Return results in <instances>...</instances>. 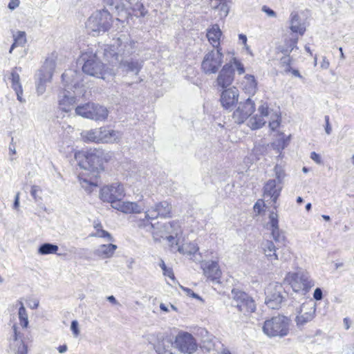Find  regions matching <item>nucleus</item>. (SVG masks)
Listing matches in <instances>:
<instances>
[{
    "instance_id": "nucleus-4",
    "label": "nucleus",
    "mask_w": 354,
    "mask_h": 354,
    "mask_svg": "<svg viewBox=\"0 0 354 354\" xmlns=\"http://www.w3.org/2000/svg\"><path fill=\"white\" fill-rule=\"evenodd\" d=\"M112 16L107 10H96L88 19L86 28L93 36H96L108 31L112 26Z\"/></svg>"
},
{
    "instance_id": "nucleus-22",
    "label": "nucleus",
    "mask_w": 354,
    "mask_h": 354,
    "mask_svg": "<svg viewBox=\"0 0 354 354\" xmlns=\"http://www.w3.org/2000/svg\"><path fill=\"white\" fill-rule=\"evenodd\" d=\"M239 90L233 86L223 91L221 95V103L226 109H232L239 100Z\"/></svg>"
},
{
    "instance_id": "nucleus-24",
    "label": "nucleus",
    "mask_w": 354,
    "mask_h": 354,
    "mask_svg": "<svg viewBox=\"0 0 354 354\" xmlns=\"http://www.w3.org/2000/svg\"><path fill=\"white\" fill-rule=\"evenodd\" d=\"M275 179L269 180L264 185V197L269 198L275 203L280 195L281 187Z\"/></svg>"
},
{
    "instance_id": "nucleus-14",
    "label": "nucleus",
    "mask_w": 354,
    "mask_h": 354,
    "mask_svg": "<svg viewBox=\"0 0 354 354\" xmlns=\"http://www.w3.org/2000/svg\"><path fill=\"white\" fill-rule=\"evenodd\" d=\"M174 344L176 348L184 353L192 354L197 349L194 337L187 332H180L176 337Z\"/></svg>"
},
{
    "instance_id": "nucleus-61",
    "label": "nucleus",
    "mask_w": 354,
    "mask_h": 354,
    "mask_svg": "<svg viewBox=\"0 0 354 354\" xmlns=\"http://www.w3.org/2000/svg\"><path fill=\"white\" fill-rule=\"evenodd\" d=\"M19 206V193H17L15 196L13 207L17 209Z\"/></svg>"
},
{
    "instance_id": "nucleus-63",
    "label": "nucleus",
    "mask_w": 354,
    "mask_h": 354,
    "mask_svg": "<svg viewBox=\"0 0 354 354\" xmlns=\"http://www.w3.org/2000/svg\"><path fill=\"white\" fill-rule=\"evenodd\" d=\"M344 328L346 330H348L350 328V321L349 319L346 317L343 320Z\"/></svg>"
},
{
    "instance_id": "nucleus-51",
    "label": "nucleus",
    "mask_w": 354,
    "mask_h": 354,
    "mask_svg": "<svg viewBox=\"0 0 354 354\" xmlns=\"http://www.w3.org/2000/svg\"><path fill=\"white\" fill-rule=\"evenodd\" d=\"M233 64H234V67L236 68V69L238 71V73L239 75L244 73L245 68H244L243 64L241 62H240L236 58H234L233 59Z\"/></svg>"
},
{
    "instance_id": "nucleus-17",
    "label": "nucleus",
    "mask_w": 354,
    "mask_h": 354,
    "mask_svg": "<svg viewBox=\"0 0 354 354\" xmlns=\"http://www.w3.org/2000/svg\"><path fill=\"white\" fill-rule=\"evenodd\" d=\"M171 205L167 201H164L148 208L145 211V214L148 220H154L158 217L168 218L171 216Z\"/></svg>"
},
{
    "instance_id": "nucleus-39",
    "label": "nucleus",
    "mask_w": 354,
    "mask_h": 354,
    "mask_svg": "<svg viewBox=\"0 0 354 354\" xmlns=\"http://www.w3.org/2000/svg\"><path fill=\"white\" fill-rule=\"evenodd\" d=\"M219 2L220 3L218 4H215V5L211 4V6H212V8H213L214 9L219 10L220 17L221 18L225 17L228 15L230 8L225 2H221V1H219Z\"/></svg>"
},
{
    "instance_id": "nucleus-31",
    "label": "nucleus",
    "mask_w": 354,
    "mask_h": 354,
    "mask_svg": "<svg viewBox=\"0 0 354 354\" xmlns=\"http://www.w3.org/2000/svg\"><path fill=\"white\" fill-rule=\"evenodd\" d=\"M290 30L293 32H298L301 35H304L306 28L300 24L299 17L297 13L292 12L290 14Z\"/></svg>"
},
{
    "instance_id": "nucleus-21",
    "label": "nucleus",
    "mask_w": 354,
    "mask_h": 354,
    "mask_svg": "<svg viewBox=\"0 0 354 354\" xmlns=\"http://www.w3.org/2000/svg\"><path fill=\"white\" fill-rule=\"evenodd\" d=\"M115 209L120 211L124 214H140L145 210L144 203L142 200L138 202H132L129 201H122V199L118 203H115Z\"/></svg>"
},
{
    "instance_id": "nucleus-5",
    "label": "nucleus",
    "mask_w": 354,
    "mask_h": 354,
    "mask_svg": "<svg viewBox=\"0 0 354 354\" xmlns=\"http://www.w3.org/2000/svg\"><path fill=\"white\" fill-rule=\"evenodd\" d=\"M285 281L291 286L293 291L305 295L315 286L314 281L311 279L306 270H299L297 272H288Z\"/></svg>"
},
{
    "instance_id": "nucleus-36",
    "label": "nucleus",
    "mask_w": 354,
    "mask_h": 354,
    "mask_svg": "<svg viewBox=\"0 0 354 354\" xmlns=\"http://www.w3.org/2000/svg\"><path fill=\"white\" fill-rule=\"evenodd\" d=\"M59 248L57 245L45 243L41 244L38 248V253L41 255H46L50 254H56Z\"/></svg>"
},
{
    "instance_id": "nucleus-10",
    "label": "nucleus",
    "mask_w": 354,
    "mask_h": 354,
    "mask_svg": "<svg viewBox=\"0 0 354 354\" xmlns=\"http://www.w3.org/2000/svg\"><path fill=\"white\" fill-rule=\"evenodd\" d=\"M221 48H214L204 55L201 63V69L207 75L218 72L223 62V54Z\"/></svg>"
},
{
    "instance_id": "nucleus-25",
    "label": "nucleus",
    "mask_w": 354,
    "mask_h": 354,
    "mask_svg": "<svg viewBox=\"0 0 354 354\" xmlns=\"http://www.w3.org/2000/svg\"><path fill=\"white\" fill-rule=\"evenodd\" d=\"M261 248L267 259L272 264L279 259L277 250L278 249L274 243L271 241L266 240L261 244Z\"/></svg>"
},
{
    "instance_id": "nucleus-44",
    "label": "nucleus",
    "mask_w": 354,
    "mask_h": 354,
    "mask_svg": "<svg viewBox=\"0 0 354 354\" xmlns=\"http://www.w3.org/2000/svg\"><path fill=\"white\" fill-rule=\"evenodd\" d=\"M292 58L289 55H285V56L282 57L280 59V64L282 67L284 68L285 73H289L291 71V64Z\"/></svg>"
},
{
    "instance_id": "nucleus-9",
    "label": "nucleus",
    "mask_w": 354,
    "mask_h": 354,
    "mask_svg": "<svg viewBox=\"0 0 354 354\" xmlns=\"http://www.w3.org/2000/svg\"><path fill=\"white\" fill-rule=\"evenodd\" d=\"M265 303L271 309H278L286 298V293L281 284L270 283L265 290Z\"/></svg>"
},
{
    "instance_id": "nucleus-27",
    "label": "nucleus",
    "mask_w": 354,
    "mask_h": 354,
    "mask_svg": "<svg viewBox=\"0 0 354 354\" xmlns=\"http://www.w3.org/2000/svg\"><path fill=\"white\" fill-rule=\"evenodd\" d=\"M241 86L245 93L254 95L257 91V82L254 75H245L241 81Z\"/></svg>"
},
{
    "instance_id": "nucleus-13",
    "label": "nucleus",
    "mask_w": 354,
    "mask_h": 354,
    "mask_svg": "<svg viewBox=\"0 0 354 354\" xmlns=\"http://www.w3.org/2000/svg\"><path fill=\"white\" fill-rule=\"evenodd\" d=\"M55 67V63L53 59H46L44 65L37 74V91L39 95H42L45 92L46 84L50 82Z\"/></svg>"
},
{
    "instance_id": "nucleus-20",
    "label": "nucleus",
    "mask_w": 354,
    "mask_h": 354,
    "mask_svg": "<svg viewBox=\"0 0 354 354\" xmlns=\"http://www.w3.org/2000/svg\"><path fill=\"white\" fill-rule=\"evenodd\" d=\"M234 79V68L231 63L225 64L216 78V85L224 89L230 86Z\"/></svg>"
},
{
    "instance_id": "nucleus-38",
    "label": "nucleus",
    "mask_w": 354,
    "mask_h": 354,
    "mask_svg": "<svg viewBox=\"0 0 354 354\" xmlns=\"http://www.w3.org/2000/svg\"><path fill=\"white\" fill-rule=\"evenodd\" d=\"M13 331H14V340L17 342V348L16 349V353L17 354H26L27 353V346L25 345V344L22 342L18 341V334L17 331V327L16 326H13Z\"/></svg>"
},
{
    "instance_id": "nucleus-50",
    "label": "nucleus",
    "mask_w": 354,
    "mask_h": 354,
    "mask_svg": "<svg viewBox=\"0 0 354 354\" xmlns=\"http://www.w3.org/2000/svg\"><path fill=\"white\" fill-rule=\"evenodd\" d=\"M41 189L37 185H33L31 187L30 194L33 197L35 202H37L41 199V197L37 195L38 192H41Z\"/></svg>"
},
{
    "instance_id": "nucleus-45",
    "label": "nucleus",
    "mask_w": 354,
    "mask_h": 354,
    "mask_svg": "<svg viewBox=\"0 0 354 354\" xmlns=\"http://www.w3.org/2000/svg\"><path fill=\"white\" fill-rule=\"evenodd\" d=\"M151 220H148L145 216V218L140 220L138 223L139 228L145 229L146 231L151 232L153 228L154 225L150 222Z\"/></svg>"
},
{
    "instance_id": "nucleus-43",
    "label": "nucleus",
    "mask_w": 354,
    "mask_h": 354,
    "mask_svg": "<svg viewBox=\"0 0 354 354\" xmlns=\"http://www.w3.org/2000/svg\"><path fill=\"white\" fill-rule=\"evenodd\" d=\"M21 306L19 309V318L20 319L21 325L23 327H26L28 324V315L26 313V308H24L23 304L21 302Z\"/></svg>"
},
{
    "instance_id": "nucleus-8",
    "label": "nucleus",
    "mask_w": 354,
    "mask_h": 354,
    "mask_svg": "<svg viewBox=\"0 0 354 354\" xmlns=\"http://www.w3.org/2000/svg\"><path fill=\"white\" fill-rule=\"evenodd\" d=\"M81 136L84 141L93 142L113 143L120 139L119 132L106 127L84 131Z\"/></svg>"
},
{
    "instance_id": "nucleus-35",
    "label": "nucleus",
    "mask_w": 354,
    "mask_h": 354,
    "mask_svg": "<svg viewBox=\"0 0 354 354\" xmlns=\"http://www.w3.org/2000/svg\"><path fill=\"white\" fill-rule=\"evenodd\" d=\"M198 249L199 248L196 243H189L184 244L182 246H179L178 250L183 254L192 256L194 255L198 251Z\"/></svg>"
},
{
    "instance_id": "nucleus-26",
    "label": "nucleus",
    "mask_w": 354,
    "mask_h": 354,
    "mask_svg": "<svg viewBox=\"0 0 354 354\" xmlns=\"http://www.w3.org/2000/svg\"><path fill=\"white\" fill-rule=\"evenodd\" d=\"M116 249V245L112 243L102 244L94 250L93 254L101 259H107L113 255Z\"/></svg>"
},
{
    "instance_id": "nucleus-56",
    "label": "nucleus",
    "mask_w": 354,
    "mask_h": 354,
    "mask_svg": "<svg viewBox=\"0 0 354 354\" xmlns=\"http://www.w3.org/2000/svg\"><path fill=\"white\" fill-rule=\"evenodd\" d=\"M325 122H326V127H325L326 133L328 135H330L332 131V128H331V126L329 122V116L328 115L325 116Z\"/></svg>"
},
{
    "instance_id": "nucleus-57",
    "label": "nucleus",
    "mask_w": 354,
    "mask_h": 354,
    "mask_svg": "<svg viewBox=\"0 0 354 354\" xmlns=\"http://www.w3.org/2000/svg\"><path fill=\"white\" fill-rule=\"evenodd\" d=\"M163 274L174 280V274L171 268H167L166 270H164Z\"/></svg>"
},
{
    "instance_id": "nucleus-53",
    "label": "nucleus",
    "mask_w": 354,
    "mask_h": 354,
    "mask_svg": "<svg viewBox=\"0 0 354 354\" xmlns=\"http://www.w3.org/2000/svg\"><path fill=\"white\" fill-rule=\"evenodd\" d=\"M262 11L264 12L265 13H266L269 17H277L276 12L273 10H272L271 8H270L269 7H268L266 6H263L262 7Z\"/></svg>"
},
{
    "instance_id": "nucleus-52",
    "label": "nucleus",
    "mask_w": 354,
    "mask_h": 354,
    "mask_svg": "<svg viewBox=\"0 0 354 354\" xmlns=\"http://www.w3.org/2000/svg\"><path fill=\"white\" fill-rule=\"evenodd\" d=\"M71 329L75 337H77L80 334V331L78 329V322L76 320H73L71 322Z\"/></svg>"
},
{
    "instance_id": "nucleus-12",
    "label": "nucleus",
    "mask_w": 354,
    "mask_h": 354,
    "mask_svg": "<svg viewBox=\"0 0 354 354\" xmlns=\"http://www.w3.org/2000/svg\"><path fill=\"white\" fill-rule=\"evenodd\" d=\"M100 196L102 201L111 203L113 208L115 203H118L125 196V189L122 183L115 182L104 186L100 190Z\"/></svg>"
},
{
    "instance_id": "nucleus-60",
    "label": "nucleus",
    "mask_w": 354,
    "mask_h": 354,
    "mask_svg": "<svg viewBox=\"0 0 354 354\" xmlns=\"http://www.w3.org/2000/svg\"><path fill=\"white\" fill-rule=\"evenodd\" d=\"M16 92V94H17V100L19 101H20L21 102H24V100L22 99L21 97V95H22V88H19V90L18 89H14Z\"/></svg>"
},
{
    "instance_id": "nucleus-62",
    "label": "nucleus",
    "mask_w": 354,
    "mask_h": 354,
    "mask_svg": "<svg viewBox=\"0 0 354 354\" xmlns=\"http://www.w3.org/2000/svg\"><path fill=\"white\" fill-rule=\"evenodd\" d=\"M261 202L259 201H257L254 205V209L255 212H258L259 213L261 212Z\"/></svg>"
},
{
    "instance_id": "nucleus-42",
    "label": "nucleus",
    "mask_w": 354,
    "mask_h": 354,
    "mask_svg": "<svg viewBox=\"0 0 354 354\" xmlns=\"http://www.w3.org/2000/svg\"><path fill=\"white\" fill-rule=\"evenodd\" d=\"M280 138L278 139L276 142H273L272 145L274 149H277V152L280 151V150L283 149L288 143V138H285L283 134L280 136Z\"/></svg>"
},
{
    "instance_id": "nucleus-49",
    "label": "nucleus",
    "mask_w": 354,
    "mask_h": 354,
    "mask_svg": "<svg viewBox=\"0 0 354 354\" xmlns=\"http://www.w3.org/2000/svg\"><path fill=\"white\" fill-rule=\"evenodd\" d=\"M274 170L276 178H277L276 180L277 181L278 184H279V183H281L282 179L283 178L284 176H285L284 170H283V167L278 164L276 165Z\"/></svg>"
},
{
    "instance_id": "nucleus-47",
    "label": "nucleus",
    "mask_w": 354,
    "mask_h": 354,
    "mask_svg": "<svg viewBox=\"0 0 354 354\" xmlns=\"http://www.w3.org/2000/svg\"><path fill=\"white\" fill-rule=\"evenodd\" d=\"M10 80L12 82V87L13 89L19 90V88L21 87V85L19 82V80H20L19 75L17 73V71L15 70H13L12 71Z\"/></svg>"
},
{
    "instance_id": "nucleus-15",
    "label": "nucleus",
    "mask_w": 354,
    "mask_h": 354,
    "mask_svg": "<svg viewBox=\"0 0 354 354\" xmlns=\"http://www.w3.org/2000/svg\"><path fill=\"white\" fill-rule=\"evenodd\" d=\"M254 109V102L248 97L245 101L238 104V107L233 113L232 118L236 123L242 124L251 116Z\"/></svg>"
},
{
    "instance_id": "nucleus-46",
    "label": "nucleus",
    "mask_w": 354,
    "mask_h": 354,
    "mask_svg": "<svg viewBox=\"0 0 354 354\" xmlns=\"http://www.w3.org/2000/svg\"><path fill=\"white\" fill-rule=\"evenodd\" d=\"M91 236L104 238L106 239L108 241H113V236H111V234L109 232L103 230L102 228L98 229L97 231L95 232V233L91 234Z\"/></svg>"
},
{
    "instance_id": "nucleus-23",
    "label": "nucleus",
    "mask_w": 354,
    "mask_h": 354,
    "mask_svg": "<svg viewBox=\"0 0 354 354\" xmlns=\"http://www.w3.org/2000/svg\"><path fill=\"white\" fill-rule=\"evenodd\" d=\"M203 274L213 282L219 283L221 277V271L216 261H207L202 264Z\"/></svg>"
},
{
    "instance_id": "nucleus-3",
    "label": "nucleus",
    "mask_w": 354,
    "mask_h": 354,
    "mask_svg": "<svg viewBox=\"0 0 354 354\" xmlns=\"http://www.w3.org/2000/svg\"><path fill=\"white\" fill-rule=\"evenodd\" d=\"M81 75L75 71H68L64 73L62 75V81L65 82V91L62 93V96H60L59 100V108L65 111L68 112L71 110V106H73L76 101V97L71 95L67 89L77 88L80 86L79 80Z\"/></svg>"
},
{
    "instance_id": "nucleus-18",
    "label": "nucleus",
    "mask_w": 354,
    "mask_h": 354,
    "mask_svg": "<svg viewBox=\"0 0 354 354\" xmlns=\"http://www.w3.org/2000/svg\"><path fill=\"white\" fill-rule=\"evenodd\" d=\"M271 113L266 104H261L258 108V113L249 117L247 125L252 130L261 128L266 122V118H268Z\"/></svg>"
},
{
    "instance_id": "nucleus-7",
    "label": "nucleus",
    "mask_w": 354,
    "mask_h": 354,
    "mask_svg": "<svg viewBox=\"0 0 354 354\" xmlns=\"http://www.w3.org/2000/svg\"><path fill=\"white\" fill-rule=\"evenodd\" d=\"M82 60L84 62L82 71L85 74L104 80L105 75L109 73L97 53H85L82 55Z\"/></svg>"
},
{
    "instance_id": "nucleus-16",
    "label": "nucleus",
    "mask_w": 354,
    "mask_h": 354,
    "mask_svg": "<svg viewBox=\"0 0 354 354\" xmlns=\"http://www.w3.org/2000/svg\"><path fill=\"white\" fill-rule=\"evenodd\" d=\"M315 304L312 301L302 304L295 318L297 326L301 329L307 323L311 322L315 318Z\"/></svg>"
},
{
    "instance_id": "nucleus-11",
    "label": "nucleus",
    "mask_w": 354,
    "mask_h": 354,
    "mask_svg": "<svg viewBox=\"0 0 354 354\" xmlns=\"http://www.w3.org/2000/svg\"><path fill=\"white\" fill-rule=\"evenodd\" d=\"M232 297V305L243 315H248L255 311V301L248 294L239 290L233 289Z\"/></svg>"
},
{
    "instance_id": "nucleus-6",
    "label": "nucleus",
    "mask_w": 354,
    "mask_h": 354,
    "mask_svg": "<svg viewBox=\"0 0 354 354\" xmlns=\"http://www.w3.org/2000/svg\"><path fill=\"white\" fill-rule=\"evenodd\" d=\"M290 321L283 315L272 317L264 322L263 333L270 337H283L288 335Z\"/></svg>"
},
{
    "instance_id": "nucleus-55",
    "label": "nucleus",
    "mask_w": 354,
    "mask_h": 354,
    "mask_svg": "<svg viewBox=\"0 0 354 354\" xmlns=\"http://www.w3.org/2000/svg\"><path fill=\"white\" fill-rule=\"evenodd\" d=\"M310 158L319 165L322 163V160L320 156L315 151L311 152Z\"/></svg>"
},
{
    "instance_id": "nucleus-40",
    "label": "nucleus",
    "mask_w": 354,
    "mask_h": 354,
    "mask_svg": "<svg viewBox=\"0 0 354 354\" xmlns=\"http://www.w3.org/2000/svg\"><path fill=\"white\" fill-rule=\"evenodd\" d=\"M279 227L278 215L274 212H271L269 215V222L267 223V228L270 230Z\"/></svg>"
},
{
    "instance_id": "nucleus-30",
    "label": "nucleus",
    "mask_w": 354,
    "mask_h": 354,
    "mask_svg": "<svg viewBox=\"0 0 354 354\" xmlns=\"http://www.w3.org/2000/svg\"><path fill=\"white\" fill-rule=\"evenodd\" d=\"M123 71L127 73H133L135 75H138L142 68L141 64L138 61L123 60L121 59L119 62Z\"/></svg>"
},
{
    "instance_id": "nucleus-48",
    "label": "nucleus",
    "mask_w": 354,
    "mask_h": 354,
    "mask_svg": "<svg viewBox=\"0 0 354 354\" xmlns=\"http://www.w3.org/2000/svg\"><path fill=\"white\" fill-rule=\"evenodd\" d=\"M270 120H269V127L272 130L274 131L280 124V116L278 114H272L270 116Z\"/></svg>"
},
{
    "instance_id": "nucleus-29",
    "label": "nucleus",
    "mask_w": 354,
    "mask_h": 354,
    "mask_svg": "<svg viewBox=\"0 0 354 354\" xmlns=\"http://www.w3.org/2000/svg\"><path fill=\"white\" fill-rule=\"evenodd\" d=\"M91 117L89 119L94 120H104L108 116V110L106 107L100 104L91 102Z\"/></svg>"
},
{
    "instance_id": "nucleus-59",
    "label": "nucleus",
    "mask_w": 354,
    "mask_h": 354,
    "mask_svg": "<svg viewBox=\"0 0 354 354\" xmlns=\"http://www.w3.org/2000/svg\"><path fill=\"white\" fill-rule=\"evenodd\" d=\"M184 290L187 292V295L192 296L194 298H196L198 299L201 300V298L200 297V296H198L197 294L194 293L191 289L184 288Z\"/></svg>"
},
{
    "instance_id": "nucleus-64",
    "label": "nucleus",
    "mask_w": 354,
    "mask_h": 354,
    "mask_svg": "<svg viewBox=\"0 0 354 354\" xmlns=\"http://www.w3.org/2000/svg\"><path fill=\"white\" fill-rule=\"evenodd\" d=\"M239 39L242 41V43L244 44V45H246V43H247V37L243 35V34H240L239 35Z\"/></svg>"
},
{
    "instance_id": "nucleus-28",
    "label": "nucleus",
    "mask_w": 354,
    "mask_h": 354,
    "mask_svg": "<svg viewBox=\"0 0 354 354\" xmlns=\"http://www.w3.org/2000/svg\"><path fill=\"white\" fill-rule=\"evenodd\" d=\"M222 35L221 29L217 24H214L207 30V37L209 43L215 48H219L220 38Z\"/></svg>"
},
{
    "instance_id": "nucleus-19",
    "label": "nucleus",
    "mask_w": 354,
    "mask_h": 354,
    "mask_svg": "<svg viewBox=\"0 0 354 354\" xmlns=\"http://www.w3.org/2000/svg\"><path fill=\"white\" fill-rule=\"evenodd\" d=\"M131 4V0H104V2L111 6H115L116 12V19L122 23L127 22L131 15L126 3Z\"/></svg>"
},
{
    "instance_id": "nucleus-58",
    "label": "nucleus",
    "mask_w": 354,
    "mask_h": 354,
    "mask_svg": "<svg viewBox=\"0 0 354 354\" xmlns=\"http://www.w3.org/2000/svg\"><path fill=\"white\" fill-rule=\"evenodd\" d=\"M19 5V0H10L8 3V8L13 10Z\"/></svg>"
},
{
    "instance_id": "nucleus-1",
    "label": "nucleus",
    "mask_w": 354,
    "mask_h": 354,
    "mask_svg": "<svg viewBox=\"0 0 354 354\" xmlns=\"http://www.w3.org/2000/svg\"><path fill=\"white\" fill-rule=\"evenodd\" d=\"M75 159L79 167L85 171L79 175L82 187L86 189L87 185L97 186L92 177H96L101 169L99 156L92 152L78 151L75 153Z\"/></svg>"
},
{
    "instance_id": "nucleus-2",
    "label": "nucleus",
    "mask_w": 354,
    "mask_h": 354,
    "mask_svg": "<svg viewBox=\"0 0 354 354\" xmlns=\"http://www.w3.org/2000/svg\"><path fill=\"white\" fill-rule=\"evenodd\" d=\"M135 51V42L126 35H121L111 46H105L104 57L112 64H116L122 56H129Z\"/></svg>"
},
{
    "instance_id": "nucleus-54",
    "label": "nucleus",
    "mask_w": 354,
    "mask_h": 354,
    "mask_svg": "<svg viewBox=\"0 0 354 354\" xmlns=\"http://www.w3.org/2000/svg\"><path fill=\"white\" fill-rule=\"evenodd\" d=\"M313 297L317 301H319L322 299L323 295H322V290L321 288H317L315 290L314 293H313Z\"/></svg>"
},
{
    "instance_id": "nucleus-41",
    "label": "nucleus",
    "mask_w": 354,
    "mask_h": 354,
    "mask_svg": "<svg viewBox=\"0 0 354 354\" xmlns=\"http://www.w3.org/2000/svg\"><path fill=\"white\" fill-rule=\"evenodd\" d=\"M271 235L277 243H283L285 241V236L283 232L279 228L270 230Z\"/></svg>"
},
{
    "instance_id": "nucleus-34",
    "label": "nucleus",
    "mask_w": 354,
    "mask_h": 354,
    "mask_svg": "<svg viewBox=\"0 0 354 354\" xmlns=\"http://www.w3.org/2000/svg\"><path fill=\"white\" fill-rule=\"evenodd\" d=\"M14 42L12 44L9 50L12 53L13 49L17 46H24L26 43V35L24 31H17L13 35Z\"/></svg>"
},
{
    "instance_id": "nucleus-37",
    "label": "nucleus",
    "mask_w": 354,
    "mask_h": 354,
    "mask_svg": "<svg viewBox=\"0 0 354 354\" xmlns=\"http://www.w3.org/2000/svg\"><path fill=\"white\" fill-rule=\"evenodd\" d=\"M91 102H88L82 105H79L75 109V113L77 115H80L83 118L89 119L92 114L91 113Z\"/></svg>"
},
{
    "instance_id": "nucleus-32",
    "label": "nucleus",
    "mask_w": 354,
    "mask_h": 354,
    "mask_svg": "<svg viewBox=\"0 0 354 354\" xmlns=\"http://www.w3.org/2000/svg\"><path fill=\"white\" fill-rule=\"evenodd\" d=\"M297 38H291L290 39H286L284 44L280 45L278 47V50L284 55H289V53L292 52L294 50V48H297Z\"/></svg>"
},
{
    "instance_id": "nucleus-33",
    "label": "nucleus",
    "mask_w": 354,
    "mask_h": 354,
    "mask_svg": "<svg viewBox=\"0 0 354 354\" xmlns=\"http://www.w3.org/2000/svg\"><path fill=\"white\" fill-rule=\"evenodd\" d=\"M133 0H131V4H127L126 3L127 7L129 8V12L131 10L133 12V14L136 17H144L147 13V10H145L142 3H140L137 1L135 3H133Z\"/></svg>"
}]
</instances>
